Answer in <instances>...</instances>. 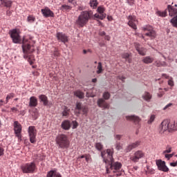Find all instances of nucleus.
<instances>
[{
	"label": "nucleus",
	"instance_id": "1",
	"mask_svg": "<svg viewBox=\"0 0 177 177\" xmlns=\"http://www.w3.org/2000/svg\"><path fill=\"white\" fill-rule=\"evenodd\" d=\"M113 149H108L106 151H101V157L103 158L104 162L109 164L110 169L114 174H116V176H121L122 173L120 171V169L122 168V164L120 162L114 161V158H113Z\"/></svg>",
	"mask_w": 177,
	"mask_h": 177
},
{
	"label": "nucleus",
	"instance_id": "2",
	"mask_svg": "<svg viewBox=\"0 0 177 177\" xmlns=\"http://www.w3.org/2000/svg\"><path fill=\"white\" fill-rule=\"evenodd\" d=\"M21 48L24 53V59H27L30 66H32L34 62H35L34 55H30V53H32L35 50L34 45H32V37L30 36H24L23 37V44Z\"/></svg>",
	"mask_w": 177,
	"mask_h": 177
},
{
	"label": "nucleus",
	"instance_id": "3",
	"mask_svg": "<svg viewBox=\"0 0 177 177\" xmlns=\"http://www.w3.org/2000/svg\"><path fill=\"white\" fill-rule=\"evenodd\" d=\"M158 131L160 135H169V133L177 131V122L164 120L160 124Z\"/></svg>",
	"mask_w": 177,
	"mask_h": 177
},
{
	"label": "nucleus",
	"instance_id": "4",
	"mask_svg": "<svg viewBox=\"0 0 177 177\" xmlns=\"http://www.w3.org/2000/svg\"><path fill=\"white\" fill-rule=\"evenodd\" d=\"M91 19H93V12L91 10L83 11L79 15L76 24L79 27H84Z\"/></svg>",
	"mask_w": 177,
	"mask_h": 177
},
{
	"label": "nucleus",
	"instance_id": "5",
	"mask_svg": "<svg viewBox=\"0 0 177 177\" xmlns=\"http://www.w3.org/2000/svg\"><path fill=\"white\" fill-rule=\"evenodd\" d=\"M59 149H68L70 147V140L66 134H59L55 139Z\"/></svg>",
	"mask_w": 177,
	"mask_h": 177
},
{
	"label": "nucleus",
	"instance_id": "6",
	"mask_svg": "<svg viewBox=\"0 0 177 177\" xmlns=\"http://www.w3.org/2000/svg\"><path fill=\"white\" fill-rule=\"evenodd\" d=\"M21 169L24 174H34L37 169V165L34 162L26 163L21 166Z\"/></svg>",
	"mask_w": 177,
	"mask_h": 177
},
{
	"label": "nucleus",
	"instance_id": "7",
	"mask_svg": "<svg viewBox=\"0 0 177 177\" xmlns=\"http://www.w3.org/2000/svg\"><path fill=\"white\" fill-rule=\"evenodd\" d=\"M10 35L14 44H22L23 45V39H21L19 30L13 29L10 30Z\"/></svg>",
	"mask_w": 177,
	"mask_h": 177
},
{
	"label": "nucleus",
	"instance_id": "8",
	"mask_svg": "<svg viewBox=\"0 0 177 177\" xmlns=\"http://www.w3.org/2000/svg\"><path fill=\"white\" fill-rule=\"evenodd\" d=\"M28 132L30 143H35L37 142V129H35V127H29Z\"/></svg>",
	"mask_w": 177,
	"mask_h": 177
},
{
	"label": "nucleus",
	"instance_id": "9",
	"mask_svg": "<svg viewBox=\"0 0 177 177\" xmlns=\"http://www.w3.org/2000/svg\"><path fill=\"white\" fill-rule=\"evenodd\" d=\"M142 30L146 37H149L151 39H154V38H156V31L153 30L151 26L144 27L142 28Z\"/></svg>",
	"mask_w": 177,
	"mask_h": 177
},
{
	"label": "nucleus",
	"instance_id": "10",
	"mask_svg": "<svg viewBox=\"0 0 177 177\" xmlns=\"http://www.w3.org/2000/svg\"><path fill=\"white\" fill-rule=\"evenodd\" d=\"M127 19L129 20L128 26L133 30H137L138 19H136V17L135 15H129Z\"/></svg>",
	"mask_w": 177,
	"mask_h": 177
},
{
	"label": "nucleus",
	"instance_id": "11",
	"mask_svg": "<svg viewBox=\"0 0 177 177\" xmlns=\"http://www.w3.org/2000/svg\"><path fill=\"white\" fill-rule=\"evenodd\" d=\"M143 157H145V152L137 151L130 157V160L133 161V162H138V161H139L140 158H143Z\"/></svg>",
	"mask_w": 177,
	"mask_h": 177
},
{
	"label": "nucleus",
	"instance_id": "12",
	"mask_svg": "<svg viewBox=\"0 0 177 177\" xmlns=\"http://www.w3.org/2000/svg\"><path fill=\"white\" fill-rule=\"evenodd\" d=\"M156 165L159 171H162V172H168V171H169V169L165 165V161L158 160H156Z\"/></svg>",
	"mask_w": 177,
	"mask_h": 177
},
{
	"label": "nucleus",
	"instance_id": "13",
	"mask_svg": "<svg viewBox=\"0 0 177 177\" xmlns=\"http://www.w3.org/2000/svg\"><path fill=\"white\" fill-rule=\"evenodd\" d=\"M14 130L18 139H21V124L17 121L14 122Z\"/></svg>",
	"mask_w": 177,
	"mask_h": 177
},
{
	"label": "nucleus",
	"instance_id": "14",
	"mask_svg": "<svg viewBox=\"0 0 177 177\" xmlns=\"http://www.w3.org/2000/svg\"><path fill=\"white\" fill-rule=\"evenodd\" d=\"M41 12L44 17H55V13L48 7L41 9Z\"/></svg>",
	"mask_w": 177,
	"mask_h": 177
},
{
	"label": "nucleus",
	"instance_id": "15",
	"mask_svg": "<svg viewBox=\"0 0 177 177\" xmlns=\"http://www.w3.org/2000/svg\"><path fill=\"white\" fill-rule=\"evenodd\" d=\"M97 104L98 107H101V109H106L110 108V105L106 102V100H104L103 98H99L97 100Z\"/></svg>",
	"mask_w": 177,
	"mask_h": 177
},
{
	"label": "nucleus",
	"instance_id": "16",
	"mask_svg": "<svg viewBox=\"0 0 177 177\" xmlns=\"http://www.w3.org/2000/svg\"><path fill=\"white\" fill-rule=\"evenodd\" d=\"M57 38L61 42H64V44H66V42H68V37H67V35H66V34H64L62 32L57 33Z\"/></svg>",
	"mask_w": 177,
	"mask_h": 177
},
{
	"label": "nucleus",
	"instance_id": "17",
	"mask_svg": "<svg viewBox=\"0 0 177 177\" xmlns=\"http://www.w3.org/2000/svg\"><path fill=\"white\" fill-rule=\"evenodd\" d=\"M135 48L141 56H145L146 55V48L140 47V44H139V43H135Z\"/></svg>",
	"mask_w": 177,
	"mask_h": 177
},
{
	"label": "nucleus",
	"instance_id": "18",
	"mask_svg": "<svg viewBox=\"0 0 177 177\" xmlns=\"http://www.w3.org/2000/svg\"><path fill=\"white\" fill-rule=\"evenodd\" d=\"M167 10L169 12V16L171 17H174V16H176L177 15V8H174L171 5L167 6Z\"/></svg>",
	"mask_w": 177,
	"mask_h": 177
},
{
	"label": "nucleus",
	"instance_id": "19",
	"mask_svg": "<svg viewBox=\"0 0 177 177\" xmlns=\"http://www.w3.org/2000/svg\"><path fill=\"white\" fill-rule=\"evenodd\" d=\"M61 128L64 131H68L71 128V123L69 120H64L61 124Z\"/></svg>",
	"mask_w": 177,
	"mask_h": 177
},
{
	"label": "nucleus",
	"instance_id": "20",
	"mask_svg": "<svg viewBox=\"0 0 177 177\" xmlns=\"http://www.w3.org/2000/svg\"><path fill=\"white\" fill-rule=\"evenodd\" d=\"M38 106V99L36 97L32 96L30 97L29 107H37Z\"/></svg>",
	"mask_w": 177,
	"mask_h": 177
},
{
	"label": "nucleus",
	"instance_id": "21",
	"mask_svg": "<svg viewBox=\"0 0 177 177\" xmlns=\"http://www.w3.org/2000/svg\"><path fill=\"white\" fill-rule=\"evenodd\" d=\"M140 145V141H136V142H133V144L127 146L126 148L127 153H129L131 150H133V149H136L138 146Z\"/></svg>",
	"mask_w": 177,
	"mask_h": 177
},
{
	"label": "nucleus",
	"instance_id": "22",
	"mask_svg": "<svg viewBox=\"0 0 177 177\" xmlns=\"http://www.w3.org/2000/svg\"><path fill=\"white\" fill-rule=\"evenodd\" d=\"M126 120H127V121H133L136 124H138V122H140V118L135 115L126 116Z\"/></svg>",
	"mask_w": 177,
	"mask_h": 177
},
{
	"label": "nucleus",
	"instance_id": "23",
	"mask_svg": "<svg viewBox=\"0 0 177 177\" xmlns=\"http://www.w3.org/2000/svg\"><path fill=\"white\" fill-rule=\"evenodd\" d=\"M39 99L41 102H42L44 106H48L49 104V100H48V97L45 95H40L39 96Z\"/></svg>",
	"mask_w": 177,
	"mask_h": 177
},
{
	"label": "nucleus",
	"instance_id": "24",
	"mask_svg": "<svg viewBox=\"0 0 177 177\" xmlns=\"http://www.w3.org/2000/svg\"><path fill=\"white\" fill-rule=\"evenodd\" d=\"M142 62L145 64H151L153 62H154V58L150 57V56H147L142 59Z\"/></svg>",
	"mask_w": 177,
	"mask_h": 177
},
{
	"label": "nucleus",
	"instance_id": "25",
	"mask_svg": "<svg viewBox=\"0 0 177 177\" xmlns=\"http://www.w3.org/2000/svg\"><path fill=\"white\" fill-rule=\"evenodd\" d=\"M153 64L156 67H167V66H168L167 62L159 60L156 61Z\"/></svg>",
	"mask_w": 177,
	"mask_h": 177
},
{
	"label": "nucleus",
	"instance_id": "26",
	"mask_svg": "<svg viewBox=\"0 0 177 177\" xmlns=\"http://www.w3.org/2000/svg\"><path fill=\"white\" fill-rule=\"evenodd\" d=\"M83 107L84 106H82V103L81 102L76 103L75 111H76V114H77V115H80V114H81V110H82Z\"/></svg>",
	"mask_w": 177,
	"mask_h": 177
},
{
	"label": "nucleus",
	"instance_id": "27",
	"mask_svg": "<svg viewBox=\"0 0 177 177\" xmlns=\"http://www.w3.org/2000/svg\"><path fill=\"white\" fill-rule=\"evenodd\" d=\"M151 97H152V95L149 92H145L142 95V99H144V100H146V102H150V100H151Z\"/></svg>",
	"mask_w": 177,
	"mask_h": 177
},
{
	"label": "nucleus",
	"instance_id": "28",
	"mask_svg": "<svg viewBox=\"0 0 177 177\" xmlns=\"http://www.w3.org/2000/svg\"><path fill=\"white\" fill-rule=\"evenodd\" d=\"M74 95L76 97H79V99H84L85 97V94L80 90L75 91Z\"/></svg>",
	"mask_w": 177,
	"mask_h": 177
},
{
	"label": "nucleus",
	"instance_id": "29",
	"mask_svg": "<svg viewBox=\"0 0 177 177\" xmlns=\"http://www.w3.org/2000/svg\"><path fill=\"white\" fill-rule=\"evenodd\" d=\"M70 115V109L67 106H64L62 111V117H68Z\"/></svg>",
	"mask_w": 177,
	"mask_h": 177
},
{
	"label": "nucleus",
	"instance_id": "30",
	"mask_svg": "<svg viewBox=\"0 0 177 177\" xmlns=\"http://www.w3.org/2000/svg\"><path fill=\"white\" fill-rule=\"evenodd\" d=\"M100 19V20H103L104 19H106V14H95L94 19Z\"/></svg>",
	"mask_w": 177,
	"mask_h": 177
},
{
	"label": "nucleus",
	"instance_id": "31",
	"mask_svg": "<svg viewBox=\"0 0 177 177\" xmlns=\"http://www.w3.org/2000/svg\"><path fill=\"white\" fill-rule=\"evenodd\" d=\"M97 0H90V6L93 8V9H96L97 8Z\"/></svg>",
	"mask_w": 177,
	"mask_h": 177
},
{
	"label": "nucleus",
	"instance_id": "32",
	"mask_svg": "<svg viewBox=\"0 0 177 177\" xmlns=\"http://www.w3.org/2000/svg\"><path fill=\"white\" fill-rule=\"evenodd\" d=\"M97 74H102L103 73V66H102V62H99L97 66Z\"/></svg>",
	"mask_w": 177,
	"mask_h": 177
},
{
	"label": "nucleus",
	"instance_id": "33",
	"mask_svg": "<svg viewBox=\"0 0 177 177\" xmlns=\"http://www.w3.org/2000/svg\"><path fill=\"white\" fill-rule=\"evenodd\" d=\"M156 15L160 17H165V16H167V10H165L163 12L158 10L156 11Z\"/></svg>",
	"mask_w": 177,
	"mask_h": 177
},
{
	"label": "nucleus",
	"instance_id": "34",
	"mask_svg": "<svg viewBox=\"0 0 177 177\" xmlns=\"http://www.w3.org/2000/svg\"><path fill=\"white\" fill-rule=\"evenodd\" d=\"M95 147L99 151H102V150H103V145L101 142H96Z\"/></svg>",
	"mask_w": 177,
	"mask_h": 177
},
{
	"label": "nucleus",
	"instance_id": "35",
	"mask_svg": "<svg viewBox=\"0 0 177 177\" xmlns=\"http://www.w3.org/2000/svg\"><path fill=\"white\" fill-rule=\"evenodd\" d=\"M12 3V2L10 0L5 1L3 2V5H4L6 8H11Z\"/></svg>",
	"mask_w": 177,
	"mask_h": 177
},
{
	"label": "nucleus",
	"instance_id": "36",
	"mask_svg": "<svg viewBox=\"0 0 177 177\" xmlns=\"http://www.w3.org/2000/svg\"><path fill=\"white\" fill-rule=\"evenodd\" d=\"M13 97H15V93H11L10 94H8L6 98V104H8L9 100H10V99H13Z\"/></svg>",
	"mask_w": 177,
	"mask_h": 177
},
{
	"label": "nucleus",
	"instance_id": "37",
	"mask_svg": "<svg viewBox=\"0 0 177 177\" xmlns=\"http://www.w3.org/2000/svg\"><path fill=\"white\" fill-rule=\"evenodd\" d=\"M28 23H34L35 21V17L34 15H29L27 18Z\"/></svg>",
	"mask_w": 177,
	"mask_h": 177
},
{
	"label": "nucleus",
	"instance_id": "38",
	"mask_svg": "<svg viewBox=\"0 0 177 177\" xmlns=\"http://www.w3.org/2000/svg\"><path fill=\"white\" fill-rule=\"evenodd\" d=\"M98 13H100V15H106V13H104V8L102 7V6H99L97 9Z\"/></svg>",
	"mask_w": 177,
	"mask_h": 177
},
{
	"label": "nucleus",
	"instance_id": "39",
	"mask_svg": "<svg viewBox=\"0 0 177 177\" xmlns=\"http://www.w3.org/2000/svg\"><path fill=\"white\" fill-rule=\"evenodd\" d=\"M171 24L174 26V27H177V16L174 17L171 20Z\"/></svg>",
	"mask_w": 177,
	"mask_h": 177
},
{
	"label": "nucleus",
	"instance_id": "40",
	"mask_svg": "<svg viewBox=\"0 0 177 177\" xmlns=\"http://www.w3.org/2000/svg\"><path fill=\"white\" fill-rule=\"evenodd\" d=\"M103 97L104 100H109L110 99V93L109 92L104 93Z\"/></svg>",
	"mask_w": 177,
	"mask_h": 177
},
{
	"label": "nucleus",
	"instance_id": "41",
	"mask_svg": "<svg viewBox=\"0 0 177 177\" xmlns=\"http://www.w3.org/2000/svg\"><path fill=\"white\" fill-rule=\"evenodd\" d=\"M168 85L169 86H174L175 83L174 82V78H172V77L169 79Z\"/></svg>",
	"mask_w": 177,
	"mask_h": 177
},
{
	"label": "nucleus",
	"instance_id": "42",
	"mask_svg": "<svg viewBox=\"0 0 177 177\" xmlns=\"http://www.w3.org/2000/svg\"><path fill=\"white\" fill-rule=\"evenodd\" d=\"M154 120H156V115H151L149 118V120H148V124H151L152 122H154Z\"/></svg>",
	"mask_w": 177,
	"mask_h": 177
},
{
	"label": "nucleus",
	"instance_id": "43",
	"mask_svg": "<svg viewBox=\"0 0 177 177\" xmlns=\"http://www.w3.org/2000/svg\"><path fill=\"white\" fill-rule=\"evenodd\" d=\"M53 56H55V57H59L60 56V53L57 48H55L54 50Z\"/></svg>",
	"mask_w": 177,
	"mask_h": 177
},
{
	"label": "nucleus",
	"instance_id": "44",
	"mask_svg": "<svg viewBox=\"0 0 177 177\" xmlns=\"http://www.w3.org/2000/svg\"><path fill=\"white\" fill-rule=\"evenodd\" d=\"M122 59H125L126 60H128V59H129V53H124L122 54Z\"/></svg>",
	"mask_w": 177,
	"mask_h": 177
},
{
	"label": "nucleus",
	"instance_id": "45",
	"mask_svg": "<svg viewBox=\"0 0 177 177\" xmlns=\"http://www.w3.org/2000/svg\"><path fill=\"white\" fill-rule=\"evenodd\" d=\"M32 117L33 120H37V118H38V117H39L38 112H37V111L32 112Z\"/></svg>",
	"mask_w": 177,
	"mask_h": 177
},
{
	"label": "nucleus",
	"instance_id": "46",
	"mask_svg": "<svg viewBox=\"0 0 177 177\" xmlns=\"http://www.w3.org/2000/svg\"><path fill=\"white\" fill-rule=\"evenodd\" d=\"M56 171H50L47 174V177H53L54 175H56Z\"/></svg>",
	"mask_w": 177,
	"mask_h": 177
},
{
	"label": "nucleus",
	"instance_id": "47",
	"mask_svg": "<svg viewBox=\"0 0 177 177\" xmlns=\"http://www.w3.org/2000/svg\"><path fill=\"white\" fill-rule=\"evenodd\" d=\"M159 93H158V97H162V96H164V91H162V88H159Z\"/></svg>",
	"mask_w": 177,
	"mask_h": 177
},
{
	"label": "nucleus",
	"instance_id": "48",
	"mask_svg": "<svg viewBox=\"0 0 177 177\" xmlns=\"http://www.w3.org/2000/svg\"><path fill=\"white\" fill-rule=\"evenodd\" d=\"M115 149L118 150H122V145L120 142H117L115 145Z\"/></svg>",
	"mask_w": 177,
	"mask_h": 177
},
{
	"label": "nucleus",
	"instance_id": "49",
	"mask_svg": "<svg viewBox=\"0 0 177 177\" xmlns=\"http://www.w3.org/2000/svg\"><path fill=\"white\" fill-rule=\"evenodd\" d=\"M62 8L65 9V10H71V6L67 5H62Z\"/></svg>",
	"mask_w": 177,
	"mask_h": 177
},
{
	"label": "nucleus",
	"instance_id": "50",
	"mask_svg": "<svg viewBox=\"0 0 177 177\" xmlns=\"http://www.w3.org/2000/svg\"><path fill=\"white\" fill-rule=\"evenodd\" d=\"M81 111H82L83 114H88V107L83 106V108H82Z\"/></svg>",
	"mask_w": 177,
	"mask_h": 177
},
{
	"label": "nucleus",
	"instance_id": "51",
	"mask_svg": "<svg viewBox=\"0 0 177 177\" xmlns=\"http://www.w3.org/2000/svg\"><path fill=\"white\" fill-rule=\"evenodd\" d=\"M73 124V129H76V128H77L78 127V122L77 121H73L72 122Z\"/></svg>",
	"mask_w": 177,
	"mask_h": 177
},
{
	"label": "nucleus",
	"instance_id": "52",
	"mask_svg": "<svg viewBox=\"0 0 177 177\" xmlns=\"http://www.w3.org/2000/svg\"><path fill=\"white\" fill-rule=\"evenodd\" d=\"M127 2L130 6H133L135 4V0H127Z\"/></svg>",
	"mask_w": 177,
	"mask_h": 177
},
{
	"label": "nucleus",
	"instance_id": "53",
	"mask_svg": "<svg viewBox=\"0 0 177 177\" xmlns=\"http://www.w3.org/2000/svg\"><path fill=\"white\" fill-rule=\"evenodd\" d=\"M165 158H167V160H169L171 158H172V157H174V154H168V153H166L165 155Z\"/></svg>",
	"mask_w": 177,
	"mask_h": 177
},
{
	"label": "nucleus",
	"instance_id": "54",
	"mask_svg": "<svg viewBox=\"0 0 177 177\" xmlns=\"http://www.w3.org/2000/svg\"><path fill=\"white\" fill-rule=\"evenodd\" d=\"M68 2H69V3H72L74 6L77 5V1H75V0H68Z\"/></svg>",
	"mask_w": 177,
	"mask_h": 177
},
{
	"label": "nucleus",
	"instance_id": "55",
	"mask_svg": "<svg viewBox=\"0 0 177 177\" xmlns=\"http://www.w3.org/2000/svg\"><path fill=\"white\" fill-rule=\"evenodd\" d=\"M162 77H163V78H165L166 80H169V78L171 77H169V75H168L165 73L162 74Z\"/></svg>",
	"mask_w": 177,
	"mask_h": 177
},
{
	"label": "nucleus",
	"instance_id": "56",
	"mask_svg": "<svg viewBox=\"0 0 177 177\" xmlns=\"http://www.w3.org/2000/svg\"><path fill=\"white\" fill-rule=\"evenodd\" d=\"M121 138H122V136L116 134L115 135V139H117V140H121Z\"/></svg>",
	"mask_w": 177,
	"mask_h": 177
},
{
	"label": "nucleus",
	"instance_id": "57",
	"mask_svg": "<svg viewBox=\"0 0 177 177\" xmlns=\"http://www.w3.org/2000/svg\"><path fill=\"white\" fill-rule=\"evenodd\" d=\"M171 151H172V150H171V148L169 147L163 151V154H166V153H171Z\"/></svg>",
	"mask_w": 177,
	"mask_h": 177
},
{
	"label": "nucleus",
	"instance_id": "58",
	"mask_svg": "<svg viewBox=\"0 0 177 177\" xmlns=\"http://www.w3.org/2000/svg\"><path fill=\"white\" fill-rule=\"evenodd\" d=\"M172 106V103H169L167 105H166L164 108L163 110H167V109H169Z\"/></svg>",
	"mask_w": 177,
	"mask_h": 177
},
{
	"label": "nucleus",
	"instance_id": "59",
	"mask_svg": "<svg viewBox=\"0 0 177 177\" xmlns=\"http://www.w3.org/2000/svg\"><path fill=\"white\" fill-rule=\"evenodd\" d=\"M85 160L86 162H89V160H91V156L86 154Z\"/></svg>",
	"mask_w": 177,
	"mask_h": 177
},
{
	"label": "nucleus",
	"instance_id": "60",
	"mask_svg": "<svg viewBox=\"0 0 177 177\" xmlns=\"http://www.w3.org/2000/svg\"><path fill=\"white\" fill-rule=\"evenodd\" d=\"M147 174H154V170L153 169H147Z\"/></svg>",
	"mask_w": 177,
	"mask_h": 177
},
{
	"label": "nucleus",
	"instance_id": "61",
	"mask_svg": "<svg viewBox=\"0 0 177 177\" xmlns=\"http://www.w3.org/2000/svg\"><path fill=\"white\" fill-rule=\"evenodd\" d=\"M3 148H2V147L0 146V157L1 156H3Z\"/></svg>",
	"mask_w": 177,
	"mask_h": 177
},
{
	"label": "nucleus",
	"instance_id": "62",
	"mask_svg": "<svg viewBox=\"0 0 177 177\" xmlns=\"http://www.w3.org/2000/svg\"><path fill=\"white\" fill-rule=\"evenodd\" d=\"M6 101L5 102L3 100H0V107H1V106H3V104H6Z\"/></svg>",
	"mask_w": 177,
	"mask_h": 177
},
{
	"label": "nucleus",
	"instance_id": "63",
	"mask_svg": "<svg viewBox=\"0 0 177 177\" xmlns=\"http://www.w3.org/2000/svg\"><path fill=\"white\" fill-rule=\"evenodd\" d=\"M171 167H177V161L170 163Z\"/></svg>",
	"mask_w": 177,
	"mask_h": 177
},
{
	"label": "nucleus",
	"instance_id": "64",
	"mask_svg": "<svg viewBox=\"0 0 177 177\" xmlns=\"http://www.w3.org/2000/svg\"><path fill=\"white\" fill-rule=\"evenodd\" d=\"M118 79L120 80L121 81H124V80H125V77H124V76H118Z\"/></svg>",
	"mask_w": 177,
	"mask_h": 177
}]
</instances>
